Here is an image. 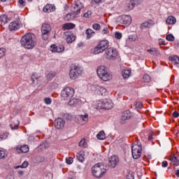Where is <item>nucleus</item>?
Returning a JSON list of instances; mask_svg holds the SVG:
<instances>
[{"mask_svg": "<svg viewBox=\"0 0 179 179\" xmlns=\"http://www.w3.org/2000/svg\"><path fill=\"white\" fill-rule=\"evenodd\" d=\"M118 55V51L117 49L113 48H109L106 50L105 57L106 59H109L110 61H114L117 56Z\"/></svg>", "mask_w": 179, "mask_h": 179, "instance_id": "423d86ee", "label": "nucleus"}, {"mask_svg": "<svg viewBox=\"0 0 179 179\" xmlns=\"http://www.w3.org/2000/svg\"><path fill=\"white\" fill-rule=\"evenodd\" d=\"M136 108H138V109L142 108V103L141 102H137L136 103Z\"/></svg>", "mask_w": 179, "mask_h": 179, "instance_id": "4d7b16f0", "label": "nucleus"}, {"mask_svg": "<svg viewBox=\"0 0 179 179\" xmlns=\"http://www.w3.org/2000/svg\"><path fill=\"white\" fill-rule=\"evenodd\" d=\"M131 111L125 110L122 113V120L123 121H127V120H129L131 118Z\"/></svg>", "mask_w": 179, "mask_h": 179, "instance_id": "412c9836", "label": "nucleus"}, {"mask_svg": "<svg viewBox=\"0 0 179 179\" xmlns=\"http://www.w3.org/2000/svg\"><path fill=\"white\" fill-rule=\"evenodd\" d=\"M109 32L108 29L107 27L104 28L102 30V34H107Z\"/></svg>", "mask_w": 179, "mask_h": 179, "instance_id": "bf43d9fd", "label": "nucleus"}, {"mask_svg": "<svg viewBox=\"0 0 179 179\" xmlns=\"http://www.w3.org/2000/svg\"><path fill=\"white\" fill-rule=\"evenodd\" d=\"M98 107L102 110H111L113 108V102H111V100L104 99L98 103Z\"/></svg>", "mask_w": 179, "mask_h": 179, "instance_id": "9b49d317", "label": "nucleus"}, {"mask_svg": "<svg viewBox=\"0 0 179 179\" xmlns=\"http://www.w3.org/2000/svg\"><path fill=\"white\" fill-rule=\"evenodd\" d=\"M79 146L80 148H87V141H86V140L85 138L82 139L80 142H79Z\"/></svg>", "mask_w": 179, "mask_h": 179, "instance_id": "f704fd0d", "label": "nucleus"}, {"mask_svg": "<svg viewBox=\"0 0 179 179\" xmlns=\"http://www.w3.org/2000/svg\"><path fill=\"white\" fill-rule=\"evenodd\" d=\"M43 10L45 13H51V12H54L55 10V6L54 4H47L43 7Z\"/></svg>", "mask_w": 179, "mask_h": 179, "instance_id": "dca6fc26", "label": "nucleus"}, {"mask_svg": "<svg viewBox=\"0 0 179 179\" xmlns=\"http://www.w3.org/2000/svg\"><path fill=\"white\" fill-rule=\"evenodd\" d=\"M20 27V24L19 23H17V22H13L10 23L8 29L12 31L13 30H18Z\"/></svg>", "mask_w": 179, "mask_h": 179, "instance_id": "6ab92c4d", "label": "nucleus"}, {"mask_svg": "<svg viewBox=\"0 0 179 179\" xmlns=\"http://www.w3.org/2000/svg\"><path fill=\"white\" fill-rule=\"evenodd\" d=\"M6 54V49L3 48H0V58H2V57H5Z\"/></svg>", "mask_w": 179, "mask_h": 179, "instance_id": "37998d69", "label": "nucleus"}, {"mask_svg": "<svg viewBox=\"0 0 179 179\" xmlns=\"http://www.w3.org/2000/svg\"><path fill=\"white\" fill-rule=\"evenodd\" d=\"M177 22V20L174 17V16H169L166 19V23L167 24H176Z\"/></svg>", "mask_w": 179, "mask_h": 179, "instance_id": "b1692460", "label": "nucleus"}, {"mask_svg": "<svg viewBox=\"0 0 179 179\" xmlns=\"http://www.w3.org/2000/svg\"><path fill=\"white\" fill-rule=\"evenodd\" d=\"M19 174H21V176H23V171H19Z\"/></svg>", "mask_w": 179, "mask_h": 179, "instance_id": "338daca9", "label": "nucleus"}, {"mask_svg": "<svg viewBox=\"0 0 179 179\" xmlns=\"http://www.w3.org/2000/svg\"><path fill=\"white\" fill-rule=\"evenodd\" d=\"M82 72H83V70L81 69L80 67L73 65L69 73L71 79H76V78H78V76H79Z\"/></svg>", "mask_w": 179, "mask_h": 179, "instance_id": "6e6552de", "label": "nucleus"}, {"mask_svg": "<svg viewBox=\"0 0 179 179\" xmlns=\"http://www.w3.org/2000/svg\"><path fill=\"white\" fill-rule=\"evenodd\" d=\"M131 153L134 159H139L142 155V145H135L131 146Z\"/></svg>", "mask_w": 179, "mask_h": 179, "instance_id": "0eeeda50", "label": "nucleus"}, {"mask_svg": "<svg viewBox=\"0 0 179 179\" xmlns=\"http://www.w3.org/2000/svg\"><path fill=\"white\" fill-rule=\"evenodd\" d=\"M120 22L123 24H131L132 22V18L129 15H122Z\"/></svg>", "mask_w": 179, "mask_h": 179, "instance_id": "a211bd4d", "label": "nucleus"}, {"mask_svg": "<svg viewBox=\"0 0 179 179\" xmlns=\"http://www.w3.org/2000/svg\"><path fill=\"white\" fill-rule=\"evenodd\" d=\"M18 2L21 8H24V6H26V0H19Z\"/></svg>", "mask_w": 179, "mask_h": 179, "instance_id": "09e8293b", "label": "nucleus"}, {"mask_svg": "<svg viewBox=\"0 0 179 179\" xmlns=\"http://www.w3.org/2000/svg\"><path fill=\"white\" fill-rule=\"evenodd\" d=\"M21 45L27 50H33L37 45L36 35L28 33L24 35L20 40Z\"/></svg>", "mask_w": 179, "mask_h": 179, "instance_id": "f257e3e1", "label": "nucleus"}, {"mask_svg": "<svg viewBox=\"0 0 179 179\" xmlns=\"http://www.w3.org/2000/svg\"><path fill=\"white\" fill-rule=\"evenodd\" d=\"M81 9H83V3L79 1H74L71 6V12H73V13L76 16V15H79V13H80Z\"/></svg>", "mask_w": 179, "mask_h": 179, "instance_id": "9d476101", "label": "nucleus"}, {"mask_svg": "<svg viewBox=\"0 0 179 179\" xmlns=\"http://www.w3.org/2000/svg\"><path fill=\"white\" fill-rule=\"evenodd\" d=\"M73 16H75V14L73 13L66 14L64 17V20H66V22H69L72 20V17H73Z\"/></svg>", "mask_w": 179, "mask_h": 179, "instance_id": "72a5a7b5", "label": "nucleus"}, {"mask_svg": "<svg viewBox=\"0 0 179 179\" xmlns=\"http://www.w3.org/2000/svg\"><path fill=\"white\" fill-rule=\"evenodd\" d=\"M143 82L145 83H149V82H150V76L145 74L143 77Z\"/></svg>", "mask_w": 179, "mask_h": 179, "instance_id": "c9c22d12", "label": "nucleus"}, {"mask_svg": "<svg viewBox=\"0 0 179 179\" xmlns=\"http://www.w3.org/2000/svg\"><path fill=\"white\" fill-rule=\"evenodd\" d=\"M97 139H99L100 141H103V139H106V134L104 133V131H101L97 135H96Z\"/></svg>", "mask_w": 179, "mask_h": 179, "instance_id": "2f4dec72", "label": "nucleus"}, {"mask_svg": "<svg viewBox=\"0 0 179 179\" xmlns=\"http://www.w3.org/2000/svg\"><path fill=\"white\" fill-rule=\"evenodd\" d=\"M34 79H36V80H37V79H40V76L37 73H34L31 78L32 83H34Z\"/></svg>", "mask_w": 179, "mask_h": 179, "instance_id": "a19ab883", "label": "nucleus"}, {"mask_svg": "<svg viewBox=\"0 0 179 179\" xmlns=\"http://www.w3.org/2000/svg\"><path fill=\"white\" fill-rule=\"evenodd\" d=\"M148 27H150V23L145 22L141 24V29H145Z\"/></svg>", "mask_w": 179, "mask_h": 179, "instance_id": "49530a36", "label": "nucleus"}, {"mask_svg": "<svg viewBox=\"0 0 179 179\" xmlns=\"http://www.w3.org/2000/svg\"><path fill=\"white\" fill-rule=\"evenodd\" d=\"M10 20L9 19V17H8V15L5 14L0 15V22L1 23V26L6 24V23H8Z\"/></svg>", "mask_w": 179, "mask_h": 179, "instance_id": "aec40b11", "label": "nucleus"}, {"mask_svg": "<svg viewBox=\"0 0 179 179\" xmlns=\"http://www.w3.org/2000/svg\"><path fill=\"white\" fill-rule=\"evenodd\" d=\"M85 34H87V40H89L92 36H93V34H95L94 31H93V29H87L86 31H85Z\"/></svg>", "mask_w": 179, "mask_h": 179, "instance_id": "7c9ffc66", "label": "nucleus"}, {"mask_svg": "<svg viewBox=\"0 0 179 179\" xmlns=\"http://www.w3.org/2000/svg\"><path fill=\"white\" fill-rule=\"evenodd\" d=\"M166 38L168 41H174L175 40L174 36H173V34L166 35Z\"/></svg>", "mask_w": 179, "mask_h": 179, "instance_id": "c03bdc74", "label": "nucleus"}, {"mask_svg": "<svg viewBox=\"0 0 179 179\" xmlns=\"http://www.w3.org/2000/svg\"><path fill=\"white\" fill-rule=\"evenodd\" d=\"M65 48L64 45H57L55 44H53L50 46V51L52 52H63L64 51Z\"/></svg>", "mask_w": 179, "mask_h": 179, "instance_id": "4468645a", "label": "nucleus"}, {"mask_svg": "<svg viewBox=\"0 0 179 179\" xmlns=\"http://www.w3.org/2000/svg\"><path fill=\"white\" fill-rule=\"evenodd\" d=\"M96 89L98 90L99 94H101V96H106V94L107 93V90L106 88L99 85H96Z\"/></svg>", "mask_w": 179, "mask_h": 179, "instance_id": "4be33fe9", "label": "nucleus"}, {"mask_svg": "<svg viewBox=\"0 0 179 179\" xmlns=\"http://www.w3.org/2000/svg\"><path fill=\"white\" fill-rule=\"evenodd\" d=\"M162 167H167L169 166V163H167V161H163L162 163Z\"/></svg>", "mask_w": 179, "mask_h": 179, "instance_id": "052dcab7", "label": "nucleus"}, {"mask_svg": "<svg viewBox=\"0 0 179 179\" xmlns=\"http://www.w3.org/2000/svg\"><path fill=\"white\" fill-rule=\"evenodd\" d=\"M176 175L177 176V177H179V169L176 171Z\"/></svg>", "mask_w": 179, "mask_h": 179, "instance_id": "69168bd1", "label": "nucleus"}, {"mask_svg": "<svg viewBox=\"0 0 179 179\" xmlns=\"http://www.w3.org/2000/svg\"><path fill=\"white\" fill-rule=\"evenodd\" d=\"M20 167V166H17L15 167V169H19Z\"/></svg>", "mask_w": 179, "mask_h": 179, "instance_id": "774afa93", "label": "nucleus"}, {"mask_svg": "<svg viewBox=\"0 0 179 179\" xmlns=\"http://www.w3.org/2000/svg\"><path fill=\"white\" fill-rule=\"evenodd\" d=\"M147 52H149L151 55H155V54H157V49L152 48L151 49H148Z\"/></svg>", "mask_w": 179, "mask_h": 179, "instance_id": "ea45409f", "label": "nucleus"}, {"mask_svg": "<svg viewBox=\"0 0 179 179\" xmlns=\"http://www.w3.org/2000/svg\"><path fill=\"white\" fill-rule=\"evenodd\" d=\"M6 54V49L3 48H0V58H2V57H5Z\"/></svg>", "mask_w": 179, "mask_h": 179, "instance_id": "79ce46f5", "label": "nucleus"}, {"mask_svg": "<svg viewBox=\"0 0 179 179\" xmlns=\"http://www.w3.org/2000/svg\"><path fill=\"white\" fill-rule=\"evenodd\" d=\"M51 31V25L48 23H44L41 27L42 38L43 40H48V34Z\"/></svg>", "mask_w": 179, "mask_h": 179, "instance_id": "1a4fd4ad", "label": "nucleus"}, {"mask_svg": "<svg viewBox=\"0 0 179 179\" xmlns=\"http://www.w3.org/2000/svg\"><path fill=\"white\" fill-rule=\"evenodd\" d=\"M55 127L57 129H62L65 127V120L61 117L57 118L55 121Z\"/></svg>", "mask_w": 179, "mask_h": 179, "instance_id": "ddd939ff", "label": "nucleus"}, {"mask_svg": "<svg viewBox=\"0 0 179 179\" xmlns=\"http://www.w3.org/2000/svg\"><path fill=\"white\" fill-rule=\"evenodd\" d=\"M35 160L36 163H43V162H45V158L44 157L37 156Z\"/></svg>", "mask_w": 179, "mask_h": 179, "instance_id": "4c0bfd02", "label": "nucleus"}, {"mask_svg": "<svg viewBox=\"0 0 179 179\" xmlns=\"http://www.w3.org/2000/svg\"><path fill=\"white\" fill-rule=\"evenodd\" d=\"M92 29H94V30H100L101 27L100 26V24L94 23L92 25Z\"/></svg>", "mask_w": 179, "mask_h": 179, "instance_id": "a18cd8bd", "label": "nucleus"}, {"mask_svg": "<svg viewBox=\"0 0 179 179\" xmlns=\"http://www.w3.org/2000/svg\"><path fill=\"white\" fill-rule=\"evenodd\" d=\"M8 138V133H5L3 135L0 136V141H3V139H6Z\"/></svg>", "mask_w": 179, "mask_h": 179, "instance_id": "5fc2aeb1", "label": "nucleus"}, {"mask_svg": "<svg viewBox=\"0 0 179 179\" xmlns=\"http://www.w3.org/2000/svg\"><path fill=\"white\" fill-rule=\"evenodd\" d=\"M66 42L68 43V44H71L72 43H73V41H75V40H76V36H75V35L73 34H71V35H68L66 38Z\"/></svg>", "mask_w": 179, "mask_h": 179, "instance_id": "393cba45", "label": "nucleus"}, {"mask_svg": "<svg viewBox=\"0 0 179 179\" xmlns=\"http://www.w3.org/2000/svg\"><path fill=\"white\" fill-rule=\"evenodd\" d=\"M115 38H117V40H120L122 37V34L120 32H115Z\"/></svg>", "mask_w": 179, "mask_h": 179, "instance_id": "3c124183", "label": "nucleus"}, {"mask_svg": "<svg viewBox=\"0 0 179 179\" xmlns=\"http://www.w3.org/2000/svg\"><path fill=\"white\" fill-rule=\"evenodd\" d=\"M92 16V11L91 10H87L85 14H84V17H90Z\"/></svg>", "mask_w": 179, "mask_h": 179, "instance_id": "603ef678", "label": "nucleus"}, {"mask_svg": "<svg viewBox=\"0 0 179 179\" xmlns=\"http://www.w3.org/2000/svg\"><path fill=\"white\" fill-rule=\"evenodd\" d=\"M92 174L96 178H100V177H103L106 173H107V170L104 169V165L103 164H96L93 166L92 168Z\"/></svg>", "mask_w": 179, "mask_h": 179, "instance_id": "7ed1b4c3", "label": "nucleus"}, {"mask_svg": "<svg viewBox=\"0 0 179 179\" xmlns=\"http://www.w3.org/2000/svg\"><path fill=\"white\" fill-rule=\"evenodd\" d=\"M73 94H75V90L72 87H67L62 91V97L64 100H69V99H72Z\"/></svg>", "mask_w": 179, "mask_h": 179, "instance_id": "39448f33", "label": "nucleus"}, {"mask_svg": "<svg viewBox=\"0 0 179 179\" xmlns=\"http://www.w3.org/2000/svg\"><path fill=\"white\" fill-rule=\"evenodd\" d=\"M118 162H120V159L116 155H113L109 159L110 166H111V167H113V168H114V167H115V166H117V163H118Z\"/></svg>", "mask_w": 179, "mask_h": 179, "instance_id": "f3484780", "label": "nucleus"}, {"mask_svg": "<svg viewBox=\"0 0 179 179\" xmlns=\"http://www.w3.org/2000/svg\"><path fill=\"white\" fill-rule=\"evenodd\" d=\"M122 76L124 79H128L131 76V70L126 69L122 71Z\"/></svg>", "mask_w": 179, "mask_h": 179, "instance_id": "c756f323", "label": "nucleus"}, {"mask_svg": "<svg viewBox=\"0 0 179 179\" xmlns=\"http://www.w3.org/2000/svg\"><path fill=\"white\" fill-rule=\"evenodd\" d=\"M57 76V73L55 72H49L46 75V79L48 80H52L54 79V77Z\"/></svg>", "mask_w": 179, "mask_h": 179, "instance_id": "473e14b6", "label": "nucleus"}, {"mask_svg": "<svg viewBox=\"0 0 179 179\" xmlns=\"http://www.w3.org/2000/svg\"><path fill=\"white\" fill-rule=\"evenodd\" d=\"M27 166H29V162H24L22 165L20 166V167L22 169H26V167H27Z\"/></svg>", "mask_w": 179, "mask_h": 179, "instance_id": "6e6d98bb", "label": "nucleus"}, {"mask_svg": "<svg viewBox=\"0 0 179 179\" xmlns=\"http://www.w3.org/2000/svg\"><path fill=\"white\" fill-rule=\"evenodd\" d=\"M44 101L45 104H51L52 100L51 99V98H45Z\"/></svg>", "mask_w": 179, "mask_h": 179, "instance_id": "864d4df0", "label": "nucleus"}, {"mask_svg": "<svg viewBox=\"0 0 179 179\" xmlns=\"http://www.w3.org/2000/svg\"><path fill=\"white\" fill-rule=\"evenodd\" d=\"M11 129H19V122H17V124H10Z\"/></svg>", "mask_w": 179, "mask_h": 179, "instance_id": "8fccbe9b", "label": "nucleus"}, {"mask_svg": "<svg viewBox=\"0 0 179 179\" xmlns=\"http://www.w3.org/2000/svg\"><path fill=\"white\" fill-rule=\"evenodd\" d=\"M94 2H95V3H100V2H101V0H94Z\"/></svg>", "mask_w": 179, "mask_h": 179, "instance_id": "0e129e2a", "label": "nucleus"}, {"mask_svg": "<svg viewBox=\"0 0 179 179\" xmlns=\"http://www.w3.org/2000/svg\"><path fill=\"white\" fill-rule=\"evenodd\" d=\"M77 159L78 161H80L81 163L85 162V152L83 151H80L77 154Z\"/></svg>", "mask_w": 179, "mask_h": 179, "instance_id": "a878e982", "label": "nucleus"}, {"mask_svg": "<svg viewBox=\"0 0 179 179\" xmlns=\"http://www.w3.org/2000/svg\"><path fill=\"white\" fill-rule=\"evenodd\" d=\"M8 157V154L2 150H0V159H6Z\"/></svg>", "mask_w": 179, "mask_h": 179, "instance_id": "58836bf2", "label": "nucleus"}, {"mask_svg": "<svg viewBox=\"0 0 179 179\" xmlns=\"http://www.w3.org/2000/svg\"><path fill=\"white\" fill-rule=\"evenodd\" d=\"M75 24L72 23H66L63 25V30H71V29H74Z\"/></svg>", "mask_w": 179, "mask_h": 179, "instance_id": "c85d7f7f", "label": "nucleus"}, {"mask_svg": "<svg viewBox=\"0 0 179 179\" xmlns=\"http://www.w3.org/2000/svg\"><path fill=\"white\" fill-rule=\"evenodd\" d=\"M76 122L80 125H85L89 121V115L85 113V115H78L76 116Z\"/></svg>", "mask_w": 179, "mask_h": 179, "instance_id": "f8f14e48", "label": "nucleus"}, {"mask_svg": "<svg viewBox=\"0 0 179 179\" xmlns=\"http://www.w3.org/2000/svg\"><path fill=\"white\" fill-rule=\"evenodd\" d=\"M170 61H171L173 65H176L179 68V57L178 56L169 57Z\"/></svg>", "mask_w": 179, "mask_h": 179, "instance_id": "5701e85b", "label": "nucleus"}, {"mask_svg": "<svg viewBox=\"0 0 179 179\" xmlns=\"http://www.w3.org/2000/svg\"><path fill=\"white\" fill-rule=\"evenodd\" d=\"M129 39L130 40V41H135L136 40V38L133 36H129Z\"/></svg>", "mask_w": 179, "mask_h": 179, "instance_id": "680f3d73", "label": "nucleus"}, {"mask_svg": "<svg viewBox=\"0 0 179 179\" xmlns=\"http://www.w3.org/2000/svg\"><path fill=\"white\" fill-rule=\"evenodd\" d=\"M16 150L18 153H27L30 149L29 148V145H17L16 147Z\"/></svg>", "mask_w": 179, "mask_h": 179, "instance_id": "2eb2a0df", "label": "nucleus"}, {"mask_svg": "<svg viewBox=\"0 0 179 179\" xmlns=\"http://www.w3.org/2000/svg\"><path fill=\"white\" fill-rule=\"evenodd\" d=\"M78 103H80V99L72 98L69 101V106H76Z\"/></svg>", "mask_w": 179, "mask_h": 179, "instance_id": "cd10ccee", "label": "nucleus"}, {"mask_svg": "<svg viewBox=\"0 0 179 179\" xmlns=\"http://www.w3.org/2000/svg\"><path fill=\"white\" fill-rule=\"evenodd\" d=\"M109 42L107 40H102L99 42L98 45L94 48V54H100V52H103L106 50L108 49Z\"/></svg>", "mask_w": 179, "mask_h": 179, "instance_id": "20e7f679", "label": "nucleus"}, {"mask_svg": "<svg viewBox=\"0 0 179 179\" xmlns=\"http://www.w3.org/2000/svg\"><path fill=\"white\" fill-rule=\"evenodd\" d=\"M66 163H67V164H72V163H73V158L71 157L66 158Z\"/></svg>", "mask_w": 179, "mask_h": 179, "instance_id": "de8ad7c7", "label": "nucleus"}, {"mask_svg": "<svg viewBox=\"0 0 179 179\" xmlns=\"http://www.w3.org/2000/svg\"><path fill=\"white\" fill-rule=\"evenodd\" d=\"M135 5H136L135 0H130L128 2V3L126 4V6L128 10H131V9H134V7L135 6Z\"/></svg>", "mask_w": 179, "mask_h": 179, "instance_id": "bb28decb", "label": "nucleus"}, {"mask_svg": "<svg viewBox=\"0 0 179 179\" xmlns=\"http://www.w3.org/2000/svg\"><path fill=\"white\" fill-rule=\"evenodd\" d=\"M173 117H174V118H178L179 117V113L177 111H174L173 113Z\"/></svg>", "mask_w": 179, "mask_h": 179, "instance_id": "13d9d810", "label": "nucleus"}, {"mask_svg": "<svg viewBox=\"0 0 179 179\" xmlns=\"http://www.w3.org/2000/svg\"><path fill=\"white\" fill-rule=\"evenodd\" d=\"M153 139V134H150L148 136V141H152Z\"/></svg>", "mask_w": 179, "mask_h": 179, "instance_id": "e2e57ef3", "label": "nucleus"}, {"mask_svg": "<svg viewBox=\"0 0 179 179\" xmlns=\"http://www.w3.org/2000/svg\"><path fill=\"white\" fill-rule=\"evenodd\" d=\"M96 72L99 78L104 82H107L108 80H110L113 78V76L108 73L107 67L104 66H99L97 68Z\"/></svg>", "mask_w": 179, "mask_h": 179, "instance_id": "f03ea898", "label": "nucleus"}, {"mask_svg": "<svg viewBox=\"0 0 179 179\" xmlns=\"http://www.w3.org/2000/svg\"><path fill=\"white\" fill-rule=\"evenodd\" d=\"M171 161L173 166H178L179 160L177 159V157H171Z\"/></svg>", "mask_w": 179, "mask_h": 179, "instance_id": "e433bc0d", "label": "nucleus"}]
</instances>
